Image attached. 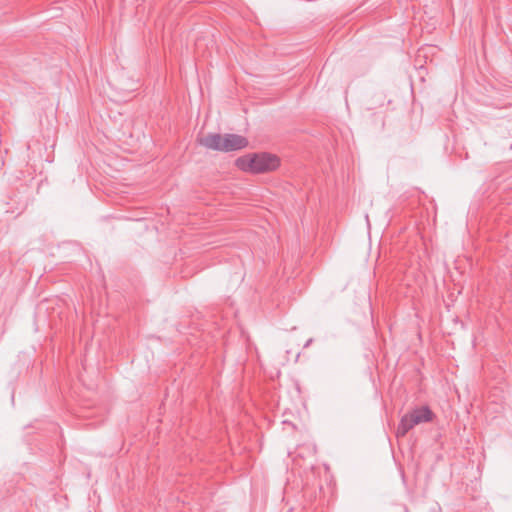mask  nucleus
<instances>
[{"label": "nucleus", "mask_w": 512, "mask_h": 512, "mask_svg": "<svg viewBox=\"0 0 512 512\" xmlns=\"http://www.w3.org/2000/svg\"><path fill=\"white\" fill-rule=\"evenodd\" d=\"M199 143L207 149L232 152L248 146V140L237 134L210 133L199 140Z\"/></svg>", "instance_id": "1"}, {"label": "nucleus", "mask_w": 512, "mask_h": 512, "mask_svg": "<svg viewBox=\"0 0 512 512\" xmlns=\"http://www.w3.org/2000/svg\"><path fill=\"white\" fill-rule=\"evenodd\" d=\"M404 512H409V510L406 506H404Z\"/></svg>", "instance_id": "4"}, {"label": "nucleus", "mask_w": 512, "mask_h": 512, "mask_svg": "<svg viewBox=\"0 0 512 512\" xmlns=\"http://www.w3.org/2000/svg\"><path fill=\"white\" fill-rule=\"evenodd\" d=\"M236 165L243 171L264 173L277 169L280 160L276 155L264 152L239 157L236 160Z\"/></svg>", "instance_id": "2"}, {"label": "nucleus", "mask_w": 512, "mask_h": 512, "mask_svg": "<svg viewBox=\"0 0 512 512\" xmlns=\"http://www.w3.org/2000/svg\"><path fill=\"white\" fill-rule=\"evenodd\" d=\"M434 417V413L428 406L417 407L402 416L396 430V436L398 438L404 437L414 426L432 422Z\"/></svg>", "instance_id": "3"}]
</instances>
